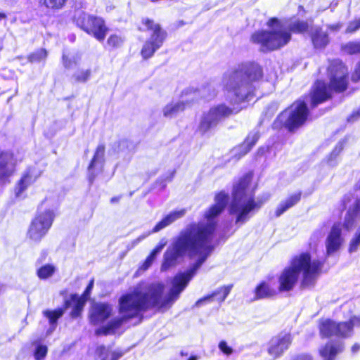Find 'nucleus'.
<instances>
[{"mask_svg": "<svg viewBox=\"0 0 360 360\" xmlns=\"http://www.w3.org/2000/svg\"><path fill=\"white\" fill-rule=\"evenodd\" d=\"M6 18V15L4 13L0 12V20Z\"/></svg>", "mask_w": 360, "mask_h": 360, "instance_id": "6e6d98bb", "label": "nucleus"}, {"mask_svg": "<svg viewBox=\"0 0 360 360\" xmlns=\"http://www.w3.org/2000/svg\"><path fill=\"white\" fill-rule=\"evenodd\" d=\"M184 214V210L169 213L155 224V226L152 229V232H158L161 229L174 222L176 219L182 217Z\"/></svg>", "mask_w": 360, "mask_h": 360, "instance_id": "c756f323", "label": "nucleus"}, {"mask_svg": "<svg viewBox=\"0 0 360 360\" xmlns=\"http://www.w3.org/2000/svg\"><path fill=\"white\" fill-rule=\"evenodd\" d=\"M335 323L330 319L319 320L318 328L321 338H330L335 335Z\"/></svg>", "mask_w": 360, "mask_h": 360, "instance_id": "a878e982", "label": "nucleus"}, {"mask_svg": "<svg viewBox=\"0 0 360 360\" xmlns=\"http://www.w3.org/2000/svg\"><path fill=\"white\" fill-rule=\"evenodd\" d=\"M186 109L184 102L170 103L167 104L163 109V115L165 117H172L179 112H184Z\"/></svg>", "mask_w": 360, "mask_h": 360, "instance_id": "473e14b6", "label": "nucleus"}, {"mask_svg": "<svg viewBox=\"0 0 360 360\" xmlns=\"http://www.w3.org/2000/svg\"><path fill=\"white\" fill-rule=\"evenodd\" d=\"M348 323L352 326H351V330L353 333L354 328L355 326L360 327V317L353 316H351L350 319L347 321Z\"/></svg>", "mask_w": 360, "mask_h": 360, "instance_id": "8fccbe9b", "label": "nucleus"}, {"mask_svg": "<svg viewBox=\"0 0 360 360\" xmlns=\"http://www.w3.org/2000/svg\"><path fill=\"white\" fill-rule=\"evenodd\" d=\"M299 10L300 11H302L303 12H305V10L304 8V6H302V5H300L299 7H298Z\"/></svg>", "mask_w": 360, "mask_h": 360, "instance_id": "13d9d810", "label": "nucleus"}, {"mask_svg": "<svg viewBox=\"0 0 360 360\" xmlns=\"http://www.w3.org/2000/svg\"><path fill=\"white\" fill-rule=\"evenodd\" d=\"M96 352L101 358V360H118L123 355L122 352L115 351L110 352L103 345L98 346Z\"/></svg>", "mask_w": 360, "mask_h": 360, "instance_id": "7c9ffc66", "label": "nucleus"}, {"mask_svg": "<svg viewBox=\"0 0 360 360\" xmlns=\"http://www.w3.org/2000/svg\"><path fill=\"white\" fill-rule=\"evenodd\" d=\"M309 37L314 49L322 50L330 43L328 34L320 26H316L309 32Z\"/></svg>", "mask_w": 360, "mask_h": 360, "instance_id": "4be33fe9", "label": "nucleus"}, {"mask_svg": "<svg viewBox=\"0 0 360 360\" xmlns=\"http://www.w3.org/2000/svg\"><path fill=\"white\" fill-rule=\"evenodd\" d=\"M47 57L48 51L45 48H40L29 53L27 60L30 63H45Z\"/></svg>", "mask_w": 360, "mask_h": 360, "instance_id": "72a5a7b5", "label": "nucleus"}, {"mask_svg": "<svg viewBox=\"0 0 360 360\" xmlns=\"http://www.w3.org/2000/svg\"><path fill=\"white\" fill-rule=\"evenodd\" d=\"M263 68L255 61L243 64L229 77L224 90L236 98V103L248 102L254 96L252 84L262 79Z\"/></svg>", "mask_w": 360, "mask_h": 360, "instance_id": "39448f33", "label": "nucleus"}, {"mask_svg": "<svg viewBox=\"0 0 360 360\" xmlns=\"http://www.w3.org/2000/svg\"><path fill=\"white\" fill-rule=\"evenodd\" d=\"M302 191H298L290 195L285 200L282 201L275 210V217H278L290 208L297 204L302 198Z\"/></svg>", "mask_w": 360, "mask_h": 360, "instance_id": "393cba45", "label": "nucleus"}, {"mask_svg": "<svg viewBox=\"0 0 360 360\" xmlns=\"http://www.w3.org/2000/svg\"><path fill=\"white\" fill-rule=\"evenodd\" d=\"M218 347L220 351L227 356H229L233 353V349L228 345L227 342L225 340L220 341L218 345Z\"/></svg>", "mask_w": 360, "mask_h": 360, "instance_id": "a18cd8bd", "label": "nucleus"}, {"mask_svg": "<svg viewBox=\"0 0 360 360\" xmlns=\"http://www.w3.org/2000/svg\"><path fill=\"white\" fill-rule=\"evenodd\" d=\"M68 0H38L41 7L47 11H58L65 8Z\"/></svg>", "mask_w": 360, "mask_h": 360, "instance_id": "2f4dec72", "label": "nucleus"}, {"mask_svg": "<svg viewBox=\"0 0 360 360\" xmlns=\"http://www.w3.org/2000/svg\"><path fill=\"white\" fill-rule=\"evenodd\" d=\"M310 111L304 100L298 99L281 111L271 124L274 131L285 129L290 134L295 133L305 124Z\"/></svg>", "mask_w": 360, "mask_h": 360, "instance_id": "6e6552de", "label": "nucleus"}, {"mask_svg": "<svg viewBox=\"0 0 360 360\" xmlns=\"http://www.w3.org/2000/svg\"><path fill=\"white\" fill-rule=\"evenodd\" d=\"M274 276H267L259 281L253 290L254 300L271 299L279 294Z\"/></svg>", "mask_w": 360, "mask_h": 360, "instance_id": "f3484780", "label": "nucleus"}, {"mask_svg": "<svg viewBox=\"0 0 360 360\" xmlns=\"http://www.w3.org/2000/svg\"><path fill=\"white\" fill-rule=\"evenodd\" d=\"M173 245L174 241L164 253L161 265L162 271H167L170 268L176 266L179 264V259L184 258L185 256H187L190 259H193L195 257H198V258L186 271L179 273L174 277L172 288L166 298L162 299V292L159 290L154 289L148 292L143 291L150 297L151 308L156 307L159 310L169 308L173 302L179 297V294L186 288L189 281L196 274V271L211 255L205 251H202L191 255L188 252H186L173 257L172 255Z\"/></svg>", "mask_w": 360, "mask_h": 360, "instance_id": "f03ea898", "label": "nucleus"}, {"mask_svg": "<svg viewBox=\"0 0 360 360\" xmlns=\"http://www.w3.org/2000/svg\"><path fill=\"white\" fill-rule=\"evenodd\" d=\"M266 25L270 28H274V27L281 28L282 22L276 17H271L267 20Z\"/></svg>", "mask_w": 360, "mask_h": 360, "instance_id": "de8ad7c7", "label": "nucleus"}, {"mask_svg": "<svg viewBox=\"0 0 360 360\" xmlns=\"http://www.w3.org/2000/svg\"><path fill=\"white\" fill-rule=\"evenodd\" d=\"M359 350H360V345L359 343H354L351 347V351L352 353H356Z\"/></svg>", "mask_w": 360, "mask_h": 360, "instance_id": "864d4df0", "label": "nucleus"}, {"mask_svg": "<svg viewBox=\"0 0 360 360\" xmlns=\"http://www.w3.org/2000/svg\"><path fill=\"white\" fill-rule=\"evenodd\" d=\"M346 67L342 63H331L328 68L330 74L328 86L337 94L345 92L349 86V75Z\"/></svg>", "mask_w": 360, "mask_h": 360, "instance_id": "ddd939ff", "label": "nucleus"}, {"mask_svg": "<svg viewBox=\"0 0 360 360\" xmlns=\"http://www.w3.org/2000/svg\"><path fill=\"white\" fill-rule=\"evenodd\" d=\"M351 325L347 321H339L335 323V337L347 338L352 334Z\"/></svg>", "mask_w": 360, "mask_h": 360, "instance_id": "f704fd0d", "label": "nucleus"}, {"mask_svg": "<svg viewBox=\"0 0 360 360\" xmlns=\"http://www.w3.org/2000/svg\"><path fill=\"white\" fill-rule=\"evenodd\" d=\"M344 348L342 342L330 340L319 349V354L323 360H335L336 356L343 352Z\"/></svg>", "mask_w": 360, "mask_h": 360, "instance_id": "aec40b11", "label": "nucleus"}, {"mask_svg": "<svg viewBox=\"0 0 360 360\" xmlns=\"http://www.w3.org/2000/svg\"><path fill=\"white\" fill-rule=\"evenodd\" d=\"M360 119V107L353 110L351 114L347 117V121L348 122H355Z\"/></svg>", "mask_w": 360, "mask_h": 360, "instance_id": "09e8293b", "label": "nucleus"}, {"mask_svg": "<svg viewBox=\"0 0 360 360\" xmlns=\"http://www.w3.org/2000/svg\"><path fill=\"white\" fill-rule=\"evenodd\" d=\"M292 360H314L313 356L308 353H303L295 356Z\"/></svg>", "mask_w": 360, "mask_h": 360, "instance_id": "3c124183", "label": "nucleus"}, {"mask_svg": "<svg viewBox=\"0 0 360 360\" xmlns=\"http://www.w3.org/2000/svg\"><path fill=\"white\" fill-rule=\"evenodd\" d=\"M94 279L91 278L81 295L72 293L68 299L65 300V307H71L70 316L72 319L81 317L84 306L90 297L94 288Z\"/></svg>", "mask_w": 360, "mask_h": 360, "instance_id": "4468645a", "label": "nucleus"}, {"mask_svg": "<svg viewBox=\"0 0 360 360\" xmlns=\"http://www.w3.org/2000/svg\"><path fill=\"white\" fill-rule=\"evenodd\" d=\"M309 97L310 108L314 109L332 99L333 93L328 83L323 79H316L309 90Z\"/></svg>", "mask_w": 360, "mask_h": 360, "instance_id": "2eb2a0df", "label": "nucleus"}, {"mask_svg": "<svg viewBox=\"0 0 360 360\" xmlns=\"http://www.w3.org/2000/svg\"><path fill=\"white\" fill-rule=\"evenodd\" d=\"M56 271V266L51 264L42 265L37 270V276L41 280H46L51 277Z\"/></svg>", "mask_w": 360, "mask_h": 360, "instance_id": "c9c22d12", "label": "nucleus"}, {"mask_svg": "<svg viewBox=\"0 0 360 360\" xmlns=\"http://www.w3.org/2000/svg\"><path fill=\"white\" fill-rule=\"evenodd\" d=\"M137 30L141 32L150 33V37L144 41L140 51L142 58L147 60L163 46L168 34L160 23L150 18H142L137 25Z\"/></svg>", "mask_w": 360, "mask_h": 360, "instance_id": "1a4fd4ad", "label": "nucleus"}, {"mask_svg": "<svg viewBox=\"0 0 360 360\" xmlns=\"http://www.w3.org/2000/svg\"><path fill=\"white\" fill-rule=\"evenodd\" d=\"M34 169L32 167L27 168L21 178L18 181L14 188L16 196L21 195L36 180L37 176H34Z\"/></svg>", "mask_w": 360, "mask_h": 360, "instance_id": "b1692460", "label": "nucleus"}, {"mask_svg": "<svg viewBox=\"0 0 360 360\" xmlns=\"http://www.w3.org/2000/svg\"><path fill=\"white\" fill-rule=\"evenodd\" d=\"M342 231L339 224H334L326 238V246L328 255L338 251L342 245L343 239L341 237Z\"/></svg>", "mask_w": 360, "mask_h": 360, "instance_id": "412c9836", "label": "nucleus"}, {"mask_svg": "<svg viewBox=\"0 0 360 360\" xmlns=\"http://www.w3.org/2000/svg\"><path fill=\"white\" fill-rule=\"evenodd\" d=\"M311 26L307 20H297L292 22L288 29L259 30L250 35V40L259 45L263 52L279 50L286 46L292 39V34H304L308 33Z\"/></svg>", "mask_w": 360, "mask_h": 360, "instance_id": "0eeeda50", "label": "nucleus"}, {"mask_svg": "<svg viewBox=\"0 0 360 360\" xmlns=\"http://www.w3.org/2000/svg\"><path fill=\"white\" fill-rule=\"evenodd\" d=\"M351 79L353 82L360 81V60L356 64L354 69L352 73Z\"/></svg>", "mask_w": 360, "mask_h": 360, "instance_id": "49530a36", "label": "nucleus"}, {"mask_svg": "<svg viewBox=\"0 0 360 360\" xmlns=\"http://www.w3.org/2000/svg\"><path fill=\"white\" fill-rule=\"evenodd\" d=\"M226 93L227 94V100L231 105V107L224 103H221L211 107L206 113L202 115L198 127V131L201 134H206L215 127L221 120L237 115L243 109V107L240 106L242 103H236V97L232 94Z\"/></svg>", "mask_w": 360, "mask_h": 360, "instance_id": "9d476101", "label": "nucleus"}, {"mask_svg": "<svg viewBox=\"0 0 360 360\" xmlns=\"http://www.w3.org/2000/svg\"><path fill=\"white\" fill-rule=\"evenodd\" d=\"M54 218L55 214L52 210L37 212L27 229V238L34 242H40L51 227Z\"/></svg>", "mask_w": 360, "mask_h": 360, "instance_id": "f8f14e48", "label": "nucleus"}, {"mask_svg": "<svg viewBox=\"0 0 360 360\" xmlns=\"http://www.w3.org/2000/svg\"><path fill=\"white\" fill-rule=\"evenodd\" d=\"M233 287V285H224L212 292L211 294L204 297L202 299L200 300L198 302L202 301H213L216 300L218 302H222L225 300L226 297L230 293V291Z\"/></svg>", "mask_w": 360, "mask_h": 360, "instance_id": "cd10ccee", "label": "nucleus"}, {"mask_svg": "<svg viewBox=\"0 0 360 360\" xmlns=\"http://www.w3.org/2000/svg\"><path fill=\"white\" fill-rule=\"evenodd\" d=\"M112 310V305L108 302L95 303L89 311V321L94 325L102 323L111 316Z\"/></svg>", "mask_w": 360, "mask_h": 360, "instance_id": "6ab92c4d", "label": "nucleus"}, {"mask_svg": "<svg viewBox=\"0 0 360 360\" xmlns=\"http://www.w3.org/2000/svg\"><path fill=\"white\" fill-rule=\"evenodd\" d=\"M187 360H197V357L192 355Z\"/></svg>", "mask_w": 360, "mask_h": 360, "instance_id": "4d7b16f0", "label": "nucleus"}, {"mask_svg": "<svg viewBox=\"0 0 360 360\" xmlns=\"http://www.w3.org/2000/svg\"><path fill=\"white\" fill-rule=\"evenodd\" d=\"M351 201V198L349 195H344L342 199L341 200V205L345 209L347 207V204Z\"/></svg>", "mask_w": 360, "mask_h": 360, "instance_id": "603ef678", "label": "nucleus"}, {"mask_svg": "<svg viewBox=\"0 0 360 360\" xmlns=\"http://www.w3.org/2000/svg\"><path fill=\"white\" fill-rule=\"evenodd\" d=\"M121 197L122 196L119 195V196H114V197L111 198L110 202L111 203L118 202L120 200Z\"/></svg>", "mask_w": 360, "mask_h": 360, "instance_id": "5fc2aeb1", "label": "nucleus"}, {"mask_svg": "<svg viewBox=\"0 0 360 360\" xmlns=\"http://www.w3.org/2000/svg\"><path fill=\"white\" fill-rule=\"evenodd\" d=\"M341 51L348 55L360 54V42L349 41L342 44Z\"/></svg>", "mask_w": 360, "mask_h": 360, "instance_id": "4c0bfd02", "label": "nucleus"}, {"mask_svg": "<svg viewBox=\"0 0 360 360\" xmlns=\"http://www.w3.org/2000/svg\"><path fill=\"white\" fill-rule=\"evenodd\" d=\"M124 41V38L120 34H112L108 37L106 44L110 49L115 50L120 49L123 46Z\"/></svg>", "mask_w": 360, "mask_h": 360, "instance_id": "e433bc0d", "label": "nucleus"}, {"mask_svg": "<svg viewBox=\"0 0 360 360\" xmlns=\"http://www.w3.org/2000/svg\"><path fill=\"white\" fill-rule=\"evenodd\" d=\"M260 134L258 131L250 132L243 141L239 145V157L248 154L258 141Z\"/></svg>", "mask_w": 360, "mask_h": 360, "instance_id": "bb28decb", "label": "nucleus"}, {"mask_svg": "<svg viewBox=\"0 0 360 360\" xmlns=\"http://www.w3.org/2000/svg\"><path fill=\"white\" fill-rule=\"evenodd\" d=\"M76 25L84 32L103 41L109 30L104 20L98 16L80 12L74 18Z\"/></svg>", "mask_w": 360, "mask_h": 360, "instance_id": "9b49d317", "label": "nucleus"}, {"mask_svg": "<svg viewBox=\"0 0 360 360\" xmlns=\"http://www.w3.org/2000/svg\"><path fill=\"white\" fill-rule=\"evenodd\" d=\"M253 174L249 172L239 178L233 185L231 192V202L229 213L236 214V224H244L249 219V214L255 210H259L268 198L255 200V193H248L252 183Z\"/></svg>", "mask_w": 360, "mask_h": 360, "instance_id": "423d86ee", "label": "nucleus"}, {"mask_svg": "<svg viewBox=\"0 0 360 360\" xmlns=\"http://www.w3.org/2000/svg\"><path fill=\"white\" fill-rule=\"evenodd\" d=\"M79 56L70 57L66 53H63L61 56V61L63 66L66 70L72 69L78 63Z\"/></svg>", "mask_w": 360, "mask_h": 360, "instance_id": "ea45409f", "label": "nucleus"}, {"mask_svg": "<svg viewBox=\"0 0 360 360\" xmlns=\"http://www.w3.org/2000/svg\"><path fill=\"white\" fill-rule=\"evenodd\" d=\"M91 69L79 70L73 74L72 78L76 83H86L91 78Z\"/></svg>", "mask_w": 360, "mask_h": 360, "instance_id": "58836bf2", "label": "nucleus"}, {"mask_svg": "<svg viewBox=\"0 0 360 360\" xmlns=\"http://www.w3.org/2000/svg\"><path fill=\"white\" fill-rule=\"evenodd\" d=\"M69 307H65V301L62 307H58L54 309H46L42 311L44 317L48 319L49 324L55 328L57 326L58 321L64 314L65 310Z\"/></svg>", "mask_w": 360, "mask_h": 360, "instance_id": "c85d7f7f", "label": "nucleus"}, {"mask_svg": "<svg viewBox=\"0 0 360 360\" xmlns=\"http://www.w3.org/2000/svg\"><path fill=\"white\" fill-rule=\"evenodd\" d=\"M8 153L6 152H0V172H4L8 166Z\"/></svg>", "mask_w": 360, "mask_h": 360, "instance_id": "c03bdc74", "label": "nucleus"}, {"mask_svg": "<svg viewBox=\"0 0 360 360\" xmlns=\"http://www.w3.org/2000/svg\"><path fill=\"white\" fill-rule=\"evenodd\" d=\"M292 342V336L290 333H281L273 336L267 344V352L274 359L281 357L289 349Z\"/></svg>", "mask_w": 360, "mask_h": 360, "instance_id": "dca6fc26", "label": "nucleus"}, {"mask_svg": "<svg viewBox=\"0 0 360 360\" xmlns=\"http://www.w3.org/2000/svg\"><path fill=\"white\" fill-rule=\"evenodd\" d=\"M105 146L103 144H99L88 165L87 167V181L89 184L91 186L94 184L99 172H102L103 170V162L105 155Z\"/></svg>", "mask_w": 360, "mask_h": 360, "instance_id": "a211bd4d", "label": "nucleus"}, {"mask_svg": "<svg viewBox=\"0 0 360 360\" xmlns=\"http://www.w3.org/2000/svg\"><path fill=\"white\" fill-rule=\"evenodd\" d=\"M48 353V348L46 345H39L36 347L34 352V356L36 360L44 359Z\"/></svg>", "mask_w": 360, "mask_h": 360, "instance_id": "a19ab883", "label": "nucleus"}, {"mask_svg": "<svg viewBox=\"0 0 360 360\" xmlns=\"http://www.w3.org/2000/svg\"><path fill=\"white\" fill-rule=\"evenodd\" d=\"M359 217H360V197L357 198L354 204L347 210L342 224L344 229L351 230Z\"/></svg>", "mask_w": 360, "mask_h": 360, "instance_id": "5701e85b", "label": "nucleus"}, {"mask_svg": "<svg viewBox=\"0 0 360 360\" xmlns=\"http://www.w3.org/2000/svg\"><path fill=\"white\" fill-rule=\"evenodd\" d=\"M164 245V244H158V245H156L154 248V249H153V250L150 252L149 255L146 257V262L150 264L155 258L156 254L161 251Z\"/></svg>", "mask_w": 360, "mask_h": 360, "instance_id": "37998d69", "label": "nucleus"}, {"mask_svg": "<svg viewBox=\"0 0 360 360\" xmlns=\"http://www.w3.org/2000/svg\"><path fill=\"white\" fill-rule=\"evenodd\" d=\"M151 309L150 297L139 288L123 293L118 300L117 311L120 316L112 319L108 323L95 330V334L108 335L115 334L124 323L138 319L139 323L143 319V312Z\"/></svg>", "mask_w": 360, "mask_h": 360, "instance_id": "20e7f679", "label": "nucleus"}, {"mask_svg": "<svg viewBox=\"0 0 360 360\" xmlns=\"http://www.w3.org/2000/svg\"><path fill=\"white\" fill-rule=\"evenodd\" d=\"M360 29V18L354 20L349 22L345 32L347 34H352Z\"/></svg>", "mask_w": 360, "mask_h": 360, "instance_id": "79ce46f5", "label": "nucleus"}, {"mask_svg": "<svg viewBox=\"0 0 360 360\" xmlns=\"http://www.w3.org/2000/svg\"><path fill=\"white\" fill-rule=\"evenodd\" d=\"M324 263L323 259H312L310 252L307 251L294 255L290 261V265L285 267L278 276L277 288L279 292L291 291L297 284L300 274L302 288L314 286L323 272Z\"/></svg>", "mask_w": 360, "mask_h": 360, "instance_id": "7ed1b4c3", "label": "nucleus"}, {"mask_svg": "<svg viewBox=\"0 0 360 360\" xmlns=\"http://www.w3.org/2000/svg\"><path fill=\"white\" fill-rule=\"evenodd\" d=\"M229 195L224 191L218 193L215 202L204 212L207 221L192 222L182 229L174 240L173 257L188 252L191 255L205 251L211 254L214 249L213 240L216 236L218 222L216 219L225 210Z\"/></svg>", "mask_w": 360, "mask_h": 360, "instance_id": "f257e3e1", "label": "nucleus"}]
</instances>
